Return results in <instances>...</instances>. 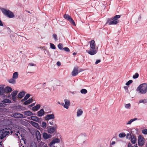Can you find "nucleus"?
<instances>
[{
	"label": "nucleus",
	"instance_id": "64",
	"mask_svg": "<svg viewBox=\"0 0 147 147\" xmlns=\"http://www.w3.org/2000/svg\"><path fill=\"white\" fill-rule=\"evenodd\" d=\"M30 147H35V146L33 145H30Z\"/></svg>",
	"mask_w": 147,
	"mask_h": 147
},
{
	"label": "nucleus",
	"instance_id": "35",
	"mask_svg": "<svg viewBox=\"0 0 147 147\" xmlns=\"http://www.w3.org/2000/svg\"><path fill=\"white\" fill-rule=\"evenodd\" d=\"M126 136V134L124 133H121L119 134L120 138H124Z\"/></svg>",
	"mask_w": 147,
	"mask_h": 147
},
{
	"label": "nucleus",
	"instance_id": "20",
	"mask_svg": "<svg viewBox=\"0 0 147 147\" xmlns=\"http://www.w3.org/2000/svg\"><path fill=\"white\" fill-rule=\"evenodd\" d=\"M44 111L43 109H40V110L38 112V116L41 117L43 116L44 113Z\"/></svg>",
	"mask_w": 147,
	"mask_h": 147
},
{
	"label": "nucleus",
	"instance_id": "15",
	"mask_svg": "<svg viewBox=\"0 0 147 147\" xmlns=\"http://www.w3.org/2000/svg\"><path fill=\"white\" fill-rule=\"evenodd\" d=\"M26 92L24 91H22L19 93L18 94V97L19 98H22L24 96Z\"/></svg>",
	"mask_w": 147,
	"mask_h": 147
},
{
	"label": "nucleus",
	"instance_id": "57",
	"mask_svg": "<svg viewBox=\"0 0 147 147\" xmlns=\"http://www.w3.org/2000/svg\"><path fill=\"white\" fill-rule=\"evenodd\" d=\"M128 147H133V146H132V144L130 143H129L128 145Z\"/></svg>",
	"mask_w": 147,
	"mask_h": 147
},
{
	"label": "nucleus",
	"instance_id": "58",
	"mask_svg": "<svg viewBox=\"0 0 147 147\" xmlns=\"http://www.w3.org/2000/svg\"><path fill=\"white\" fill-rule=\"evenodd\" d=\"M26 100L24 98L23 99H22L21 100V102H23L24 101H26Z\"/></svg>",
	"mask_w": 147,
	"mask_h": 147
},
{
	"label": "nucleus",
	"instance_id": "28",
	"mask_svg": "<svg viewBox=\"0 0 147 147\" xmlns=\"http://www.w3.org/2000/svg\"><path fill=\"white\" fill-rule=\"evenodd\" d=\"M138 120V118H136L131 119L127 123V125L130 124L133 121Z\"/></svg>",
	"mask_w": 147,
	"mask_h": 147
},
{
	"label": "nucleus",
	"instance_id": "10",
	"mask_svg": "<svg viewBox=\"0 0 147 147\" xmlns=\"http://www.w3.org/2000/svg\"><path fill=\"white\" fill-rule=\"evenodd\" d=\"M55 116L54 114H48L46 115L45 117V119L46 120H49L50 119H54Z\"/></svg>",
	"mask_w": 147,
	"mask_h": 147
},
{
	"label": "nucleus",
	"instance_id": "60",
	"mask_svg": "<svg viewBox=\"0 0 147 147\" xmlns=\"http://www.w3.org/2000/svg\"><path fill=\"white\" fill-rule=\"evenodd\" d=\"M115 141H113L112 142V143L111 144L112 145H114V144H115Z\"/></svg>",
	"mask_w": 147,
	"mask_h": 147
},
{
	"label": "nucleus",
	"instance_id": "37",
	"mask_svg": "<svg viewBox=\"0 0 147 147\" xmlns=\"http://www.w3.org/2000/svg\"><path fill=\"white\" fill-rule=\"evenodd\" d=\"M139 102L140 103H147V99H144V100H140Z\"/></svg>",
	"mask_w": 147,
	"mask_h": 147
},
{
	"label": "nucleus",
	"instance_id": "29",
	"mask_svg": "<svg viewBox=\"0 0 147 147\" xmlns=\"http://www.w3.org/2000/svg\"><path fill=\"white\" fill-rule=\"evenodd\" d=\"M69 22L71 24H72L74 26H76V24L75 23L73 19L71 18L69 21Z\"/></svg>",
	"mask_w": 147,
	"mask_h": 147
},
{
	"label": "nucleus",
	"instance_id": "42",
	"mask_svg": "<svg viewBox=\"0 0 147 147\" xmlns=\"http://www.w3.org/2000/svg\"><path fill=\"white\" fill-rule=\"evenodd\" d=\"M53 37L55 41L58 40L57 36L56 34H54L53 35Z\"/></svg>",
	"mask_w": 147,
	"mask_h": 147
},
{
	"label": "nucleus",
	"instance_id": "6",
	"mask_svg": "<svg viewBox=\"0 0 147 147\" xmlns=\"http://www.w3.org/2000/svg\"><path fill=\"white\" fill-rule=\"evenodd\" d=\"M10 134L9 131H0V143H1L2 140L1 141L6 135Z\"/></svg>",
	"mask_w": 147,
	"mask_h": 147
},
{
	"label": "nucleus",
	"instance_id": "40",
	"mask_svg": "<svg viewBox=\"0 0 147 147\" xmlns=\"http://www.w3.org/2000/svg\"><path fill=\"white\" fill-rule=\"evenodd\" d=\"M133 82L132 80H130L128 81L125 84V85L127 86H128L131 84Z\"/></svg>",
	"mask_w": 147,
	"mask_h": 147
},
{
	"label": "nucleus",
	"instance_id": "31",
	"mask_svg": "<svg viewBox=\"0 0 147 147\" xmlns=\"http://www.w3.org/2000/svg\"><path fill=\"white\" fill-rule=\"evenodd\" d=\"M47 126V124L45 122H42V124L41 125V126L43 128L45 129L46 128Z\"/></svg>",
	"mask_w": 147,
	"mask_h": 147
},
{
	"label": "nucleus",
	"instance_id": "38",
	"mask_svg": "<svg viewBox=\"0 0 147 147\" xmlns=\"http://www.w3.org/2000/svg\"><path fill=\"white\" fill-rule=\"evenodd\" d=\"M50 48L53 49H56V47L54 45L53 43H50Z\"/></svg>",
	"mask_w": 147,
	"mask_h": 147
},
{
	"label": "nucleus",
	"instance_id": "12",
	"mask_svg": "<svg viewBox=\"0 0 147 147\" xmlns=\"http://www.w3.org/2000/svg\"><path fill=\"white\" fill-rule=\"evenodd\" d=\"M13 115L14 117L16 118H23V115L22 114L19 113H16L13 114Z\"/></svg>",
	"mask_w": 147,
	"mask_h": 147
},
{
	"label": "nucleus",
	"instance_id": "50",
	"mask_svg": "<svg viewBox=\"0 0 147 147\" xmlns=\"http://www.w3.org/2000/svg\"><path fill=\"white\" fill-rule=\"evenodd\" d=\"M101 61V60L100 59H98V60H97L95 63V64H98V63H100V62Z\"/></svg>",
	"mask_w": 147,
	"mask_h": 147
},
{
	"label": "nucleus",
	"instance_id": "53",
	"mask_svg": "<svg viewBox=\"0 0 147 147\" xmlns=\"http://www.w3.org/2000/svg\"><path fill=\"white\" fill-rule=\"evenodd\" d=\"M57 65L59 66H60L61 65V63L59 61H58L57 63Z\"/></svg>",
	"mask_w": 147,
	"mask_h": 147
},
{
	"label": "nucleus",
	"instance_id": "55",
	"mask_svg": "<svg viewBox=\"0 0 147 147\" xmlns=\"http://www.w3.org/2000/svg\"><path fill=\"white\" fill-rule=\"evenodd\" d=\"M4 108H0V111L2 112L3 111H4Z\"/></svg>",
	"mask_w": 147,
	"mask_h": 147
},
{
	"label": "nucleus",
	"instance_id": "43",
	"mask_svg": "<svg viewBox=\"0 0 147 147\" xmlns=\"http://www.w3.org/2000/svg\"><path fill=\"white\" fill-rule=\"evenodd\" d=\"M63 50H64L66 52H69L70 50L67 47H65L63 49Z\"/></svg>",
	"mask_w": 147,
	"mask_h": 147
},
{
	"label": "nucleus",
	"instance_id": "13",
	"mask_svg": "<svg viewBox=\"0 0 147 147\" xmlns=\"http://www.w3.org/2000/svg\"><path fill=\"white\" fill-rule=\"evenodd\" d=\"M43 136L45 139H47L51 137L52 136L50 134H48L47 133L44 132L43 134Z\"/></svg>",
	"mask_w": 147,
	"mask_h": 147
},
{
	"label": "nucleus",
	"instance_id": "2",
	"mask_svg": "<svg viewBox=\"0 0 147 147\" xmlns=\"http://www.w3.org/2000/svg\"><path fill=\"white\" fill-rule=\"evenodd\" d=\"M90 48L88 50H86V52L91 55H92L95 54L97 51L95 49V44L94 40H92L90 42Z\"/></svg>",
	"mask_w": 147,
	"mask_h": 147
},
{
	"label": "nucleus",
	"instance_id": "52",
	"mask_svg": "<svg viewBox=\"0 0 147 147\" xmlns=\"http://www.w3.org/2000/svg\"><path fill=\"white\" fill-rule=\"evenodd\" d=\"M35 104V103H33L31 104V105H29L28 107L29 108L32 107V106L34 105Z\"/></svg>",
	"mask_w": 147,
	"mask_h": 147
},
{
	"label": "nucleus",
	"instance_id": "46",
	"mask_svg": "<svg viewBox=\"0 0 147 147\" xmlns=\"http://www.w3.org/2000/svg\"><path fill=\"white\" fill-rule=\"evenodd\" d=\"M6 104L4 103H0V107H5Z\"/></svg>",
	"mask_w": 147,
	"mask_h": 147
},
{
	"label": "nucleus",
	"instance_id": "3",
	"mask_svg": "<svg viewBox=\"0 0 147 147\" xmlns=\"http://www.w3.org/2000/svg\"><path fill=\"white\" fill-rule=\"evenodd\" d=\"M136 91L141 94L147 92V84L146 83L140 84L137 88Z\"/></svg>",
	"mask_w": 147,
	"mask_h": 147
},
{
	"label": "nucleus",
	"instance_id": "54",
	"mask_svg": "<svg viewBox=\"0 0 147 147\" xmlns=\"http://www.w3.org/2000/svg\"><path fill=\"white\" fill-rule=\"evenodd\" d=\"M29 65L30 66H35V64H34L32 63H30Z\"/></svg>",
	"mask_w": 147,
	"mask_h": 147
},
{
	"label": "nucleus",
	"instance_id": "36",
	"mask_svg": "<svg viewBox=\"0 0 147 147\" xmlns=\"http://www.w3.org/2000/svg\"><path fill=\"white\" fill-rule=\"evenodd\" d=\"M58 47L59 48V49L60 50H63V44H62L59 43L58 45Z\"/></svg>",
	"mask_w": 147,
	"mask_h": 147
},
{
	"label": "nucleus",
	"instance_id": "24",
	"mask_svg": "<svg viewBox=\"0 0 147 147\" xmlns=\"http://www.w3.org/2000/svg\"><path fill=\"white\" fill-rule=\"evenodd\" d=\"M18 77V73L17 72L14 73L13 74L12 78L16 80L17 79Z\"/></svg>",
	"mask_w": 147,
	"mask_h": 147
},
{
	"label": "nucleus",
	"instance_id": "14",
	"mask_svg": "<svg viewBox=\"0 0 147 147\" xmlns=\"http://www.w3.org/2000/svg\"><path fill=\"white\" fill-rule=\"evenodd\" d=\"M137 139L136 137L133 135L131 136V142L133 144H135L136 142Z\"/></svg>",
	"mask_w": 147,
	"mask_h": 147
},
{
	"label": "nucleus",
	"instance_id": "8",
	"mask_svg": "<svg viewBox=\"0 0 147 147\" xmlns=\"http://www.w3.org/2000/svg\"><path fill=\"white\" fill-rule=\"evenodd\" d=\"M64 101L65 102V104L63 103H62L61 105L63 106L64 108L67 109L69 108V107L70 104V101L69 100L66 99H65Z\"/></svg>",
	"mask_w": 147,
	"mask_h": 147
},
{
	"label": "nucleus",
	"instance_id": "59",
	"mask_svg": "<svg viewBox=\"0 0 147 147\" xmlns=\"http://www.w3.org/2000/svg\"><path fill=\"white\" fill-rule=\"evenodd\" d=\"M130 134L129 133H127V134L126 138H128L129 136H130Z\"/></svg>",
	"mask_w": 147,
	"mask_h": 147
},
{
	"label": "nucleus",
	"instance_id": "48",
	"mask_svg": "<svg viewBox=\"0 0 147 147\" xmlns=\"http://www.w3.org/2000/svg\"><path fill=\"white\" fill-rule=\"evenodd\" d=\"M142 133L145 134H147V129H144L142 130Z\"/></svg>",
	"mask_w": 147,
	"mask_h": 147
},
{
	"label": "nucleus",
	"instance_id": "44",
	"mask_svg": "<svg viewBox=\"0 0 147 147\" xmlns=\"http://www.w3.org/2000/svg\"><path fill=\"white\" fill-rule=\"evenodd\" d=\"M30 95L29 94H26V96L24 97V98L27 100L28 98L30 96Z\"/></svg>",
	"mask_w": 147,
	"mask_h": 147
},
{
	"label": "nucleus",
	"instance_id": "9",
	"mask_svg": "<svg viewBox=\"0 0 147 147\" xmlns=\"http://www.w3.org/2000/svg\"><path fill=\"white\" fill-rule=\"evenodd\" d=\"M78 67H75L74 68L71 73L72 76H77L78 74Z\"/></svg>",
	"mask_w": 147,
	"mask_h": 147
},
{
	"label": "nucleus",
	"instance_id": "62",
	"mask_svg": "<svg viewBox=\"0 0 147 147\" xmlns=\"http://www.w3.org/2000/svg\"><path fill=\"white\" fill-rule=\"evenodd\" d=\"M76 53H73V55H76Z\"/></svg>",
	"mask_w": 147,
	"mask_h": 147
},
{
	"label": "nucleus",
	"instance_id": "32",
	"mask_svg": "<svg viewBox=\"0 0 147 147\" xmlns=\"http://www.w3.org/2000/svg\"><path fill=\"white\" fill-rule=\"evenodd\" d=\"M18 91L16 90L13 91L11 94L12 96H15L17 95Z\"/></svg>",
	"mask_w": 147,
	"mask_h": 147
},
{
	"label": "nucleus",
	"instance_id": "39",
	"mask_svg": "<svg viewBox=\"0 0 147 147\" xmlns=\"http://www.w3.org/2000/svg\"><path fill=\"white\" fill-rule=\"evenodd\" d=\"M139 77V74L138 73H136L135 75H134L133 76V78L134 79H136L138 78Z\"/></svg>",
	"mask_w": 147,
	"mask_h": 147
},
{
	"label": "nucleus",
	"instance_id": "22",
	"mask_svg": "<svg viewBox=\"0 0 147 147\" xmlns=\"http://www.w3.org/2000/svg\"><path fill=\"white\" fill-rule=\"evenodd\" d=\"M5 92H6V93H9L12 91V88L11 87L7 86L5 88Z\"/></svg>",
	"mask_w": 147,
	"mask_h": 147
},
{
	"label": "nucleus",
	"instance_id": "11",
	"mask_svg": "<svg viewBox=\"0 0 147 147\" xmlns=\"http://www.w3.org/2000/svg\"><path fill=\"white\" fill-rule=\"evenodd\" d=\"M60 142V140L58 138L53 139L50 143V146H51L53 144L56 143H59Z\"/></svg>",
	"mask_w": 147,
	"mask_h": 147
},
{
	"label": "nucleus",
	"instance_id": "7",
	"mask_svg": "<svg viewBox=\"0 0 147 147\" xmlns=\"http://www.w3.org/2000/svg\"><path fill=\"white\" fill-rule=\"evenodd\" d=\"M138 144L139 146H143L144 143V139L142 136L139 135L138 138Z\"/></svg>",
	"mask_w": 147,
	"mask_h": 147
},
{
	"label": "nucleus",
	"instance_id": "30",
	"mask_svg": "<svg viewBox=\"0 0 147 147\" xmlns=\"http://www.w3.org/2000/svg\"><path fill=\"white\" fill-rule=\"evenodd\" d=\"M31 124L34 127H37L38 126V124L37 123L32 121H31Z\"/></svg>",
	"mask_w": 147,
	"mask_h": 147
},
{
	"label": "nucleus",
	"instance_id": "27",
	"mask_svg": "<svg viewBox=\"0 0 147 147\" xmlns=\"http://www.w3.org/2000/svg\"><path fill=\"white\" fill-rule=\"evenodd\" d=\"M63 17L65 19L69 21L71 18V16L67 14H65L64 16Z\"/></svg>",
	"mask_w": 147,
	"mask_h": 147
},
{
	"label": "nucleus",
	"instance_id": "61",
	"mask_svg": "<svg viewBox=\"0 0 147 147\" xmlns=\"http://www.w3.org/2000/svg\"><path fill=\"white\" fill-rule=\"evenodd\" d=\"M124 88L125 90L128 89V87L126 86H124Z\"/></svg>",
	"mask_w": 147,
	"mask_h": 147
},
{
	"label": "nucleus",
	"instance_id": "63",
	"mask_svg": "<svg viewBox=\"0 0 147 147\" xmlns=\"http://www.w3.org/2000/svg\"><path fill=\"white\" fill-rule=\"evenodd\" d=\"M43 147H48V146H47V144H46L43 146Z\"/></svg>",
	"mask_w": 147,
	"mask_h": 147
},
{
	"label": "nucleus",
	"instance_id": "16",
	"mask_svg": "<svg viewBox=\"0 0 147 147\" xmlns=\"http://www.w3.org/2000/svg\"><path fill=\"white\" fill-rule=\"evenodd\" d=\"M22 113L24 115L28 116H30L33 115V113L30 111H25L23 112Z\"/></svg>",
	"mask_w": 147,
	"mask_h": 147
},
{
	"label": "nucleus",
	"instance_id": "56",
	"mask_svg": "<svg viewBox=\"0 0 147 147\" xmlns=\"http://www.w3.org/2000/svg\"><path fill=\"white\" fill-rule=\"evenodd\" d=\"M3 26V25L2 23V22L1 21V20L0 19V26Z\"/></svg>",
	"mask_w": 147,
	"mask_h": 147
},
{
	"label": "nucleus",
	"instance_id": "18",
	"mask_svg": "<svg viewBox=\"0 0 147 147\" xmlns=\"http://www.w3.org/2000/svg\"><path fill=\"white\" fill-rule=\"evenodd\" d=\"M31 120L38 122L40 121V119L36 117L32 116L31 117Z\"/></svg>",
	"mask_w": 147,
	"mask_h": 147
},
{
	"label": "nucleus",
	"instance_id": "45",
	"mask_svg": "<svg viewBox=\"0 0 147 147\" xmlns=\"http://www.w3.org/2000/svg\"><path fill=\"white\" fill-rule=\"evenodd\" d=\"M125 107L127 109H129L131 107V105L130 103L126 104Z\"/></svg>",
	"mask_w": 147,
	"mask_h": 147
},
{
	"label": "nucleus",
	"instance_id": "21",
	"mask_svg": "<svg viewBox=\"0 0 147 147\" xmlns=\"http://www.w3.org/2000/svg\"><path fill=\"white\" fill-rule=\"evenodd\" d=\"M36 136L38 140H40L41 138V135L39 131L37 130L36 132Z\"/></svg>",
	"mask_w": 147,
	"mask_h": 147
},
{
	"label": "nucleus",
	"instance_id": "33",
	"mask_svg": "<svg viewBox=\"0 0 147 147\" xmlns=\"http://www.w3.org/2000/svg\"><path fill=\"white\" fill-rule=\"evenodd\" d=\"M2 102H3L4 103H11V100L8 99H4Z\"/></svg>",
	"mask_w": 147,
	"mask_h": 147
},
{
	"label": "nucleus",
	"instance_id": "51",
	"mask_svg": "<svg viewBox=\"0 0 147 147\" xmlns=\"http://www.w3.org/2000/svg\"><path fill=\"white\" fill-rule=\"evenodd\" d=\"M12 100H13L14 101H16V96H12Z\"/></svg>",
	"mask_w": 147,
	"mask_h": 147
},
{
	"label": "nucleus",
	"instance_id": "49",
	"mask_svg": "<svg viewBox=\"0 0 147 147\" xmlns=\"http://www.w3.org/2000/svg\"><path fill=\"white\" fill-rule=\"evenodd\" d=\"M26 110V109L24 107L22 106L21 111H24Z\"/></svg>",
	"mask_w": 147,
	"mask_h": 147
},
{
	"label": "nucleus",
	"instance_id": "23",
	"mask_svg": "<svg viewBox=\"0 0 147 147\" xmlns=\"http://www.w3.org/2000/svg\"><path fill=\"white\" fill-rule=\"evenodd\" d=\"M8 82L10 83L13 84H14L16 82V79L13 78L10 79L8 81Z\"/></svg>",
	"mask_w": 147,
	"mask_h": 147
},
{
	"label": "nucleus",
	"instance_id": "1",
	"mask_svg": "<svg viewBox=\"0 0 147 147\" xmlns=\"http://www.w3.org/2000/svg\"><path fill=\"white\" fill-rule=\"evenodd\" d=\"M120 15H116L112 18H108L106 24L109 25L116 24L119 23V21L118 19L120 18Z\"/></svg>",
	"mask_w": 147,
	"mask_h": 147
},
{
	"label": "nucleus",
	"instance_id": "47",
	"mask_svg": "<svg viewBox=\"0 0 147 147\" xmlns=\"http://www.w3.org/2000/svg\"><path fill=\"white\" fill-rule=\"evenodd\" d=\"M54 121L52 120L51 121H49V123L51 125H53L54 124L55 125V124H54Z\"/></svg>",
	"mask_w": 147,
	"mask_h": 147
},
{
	"label": "nucleus",
	"instance_id": "19",
	"mask_svg": "<svg viewBox=\"0 0 147 147\" xmlns=\"http://www.w3.org/2000/svg\"><path fill=\"white\" fill-rule=\"evenodd\" d=\"M83 113V111L81 109H78L77 113V116L80 117L82 115Z\"/></svg>",
	"mask_w": 147,
	"mask_h": 147
},
{
	"label": "nucleus",
	"instance_id": "41",
	"mask_svg": "<svg viewBox=\"0 0 147 147\" xmlns=\"http://www.w3.org/2000/svg\"><path fill=\"white\" fill-rule=\"evenodd\" d=\"M21 105H18L16 107V108L17 110L20 111H21Z\"/></svg>",
	"mask_w": 147,
	"mask_h": 147
},
{
	"label": "nucleus",
	"instance_id": "17",
	"mask_svg": "<svg viewBox=\"0 0 147 147\" xmlns=\"http://www.w3.org/2000/svg\"><path fill=\"white\" fill-rule=\"evenodd\" d=\"M33 101L32 98H29L28 100L25 101L24 103V105H28L31 103Z\"/></svg>",
	"mask_w": 147,
	"mask_h": 147
},
{
	"label": "nucleus",
	"instance_id": "4",
	"mask_svg": "<svg viewBox=\"0 0 147 147\" xmlns=\"http://www.w3.org/2000/svg\"><path fill=\"white\" fill-rule=\"evenodd\" d=\"M1 10L3 13L9 18H13L15 16L13 13L9 10H7L4 8H1Z\"/></svg>",
	"mask_w": 147,
	"mask_h": 147
},
{
	"label": "nucleus",
	"instance_id": "34",
	"mask_svg": "<svg viewBox=\"0 0 147 147\" xmlns=\"http://www.w3.org/2000/svg\"><path fill=\"white\" fill-rule=\"evenodd\" d=\"M80 92L82 94H86L87 93V90L85 89H83L81 90Z\"/></svg>",
	"mask_w": 147,
	"mask_h": 147
},
{
	"label": "nucleus",
	"instance_id": "25",
	"mask_svg": "<svg viewBox=\"0 0 147 147\" xmlns=\"http://www.w3.org/2000/svg\"><path fill=\"white\" fill-rule=\"evenodd\" d=\"M5 92V89L3 87H0V94L3 95Z\"/></svg>",
	"mask_w": 147,
	"mask_h": 147
},
{
	"label": "nucleus",
	"instance_id": "26",
	"mask_svg": "<svg viewBox=\"0 0 147 147\" xmlns=\"http://www.w3.org/2000/svg\"><path fill=\"white\" fill-rule=\"evenodd\" d=\"M40 108V105H37L36 106L32 108V110L33 111L37 110L39 109Z\"/></svg>",
	"mask_w": 147,
	"mask_h": 147
},
{
	"label": "nucleus",
	"instance_id": "5",
	"mask_svg": "<svg viewBox=\"0 0 147 147\" xmlns=\"http://www.w3.org/2000/svg\"><path fill=\"white\" fill-rule=\"evenodd\" d=\"M57 128V125L55 124L53 127L48 126L47 127V132L48 133L52 134L55 132Z\"/></svg>",
	"mask_w": 147,
	"mask_h": 147
}]
</instances>
